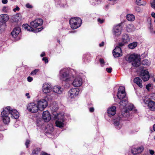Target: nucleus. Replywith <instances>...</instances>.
<instances>
[{"instance_id": "obj_1", "label": "nucleus", "mask_w": 155, "mask_h": 155, "mask_svg": "<svg viewBox=\"0 0 155 155\" xmlns=\"http://www.w3.org/2000/svg\"><path fill=\"white\" fill-rule=\"evenodd\" d=\"M1 116L4 123L7 124L10 122V116L12 118L17 119L19 117V113L16 110L7 107L2 112Z\"/></svg>"}, {"instance_id": "obj_2", "label": "nucleus", "mask_w": 155, "mask_h": 155, "mask_svg": "<svg viewBox=\"0 0 155 155\" xmlns=\"http://www.w3.org/2000/svg\"><path fill=\"white\" fill-rule=\"evenodd\" d=\"M43 23V21L42 19L40 18H38L31 22L30 23V26L29 25L27 24H24L22 25V27L27 31L34 32H38L41 31L43 29V28L41 27L35 30L32 27L37 28L42 25Z\"/></svg>"}, {"instance_id": "obj_3", "label": "nucleus", "mask_w": 155, "mask_h": 155, "mask_svg": "<svg viewBox=\"0 0 155 155\" xmlns=\"http://www.w3.org/2000/svg\"><path fill=\"white\" fill-rule=\"evenodd\" d=\"M74 77V75L71 74L68 68L62 69L60 71L59 78L61 81H67L73 78Z\"/></svg>"}, {"instance_id": "obj_4", "label": "nucleus", "mask_w": 155, "mask_h": 155, "mask_svg": "<svg viewBox=\"0 0 155 155\" xmlns=\"http://www.w3.org/2000/svg\"><path fill=\"white\" fill-rule=\"evenodd\" d=\"M140 56L139 55L134 54L130 55L127 59V60L129 62H132V65L133 66L137 67L140 65Z\"/></svg>"}, {"instance_id": "obj_5", "label": "nucleus", "mask_w": 155, "mask_h": 155, "mask_svg": "<svg viewBox=\"0 0 155 155\" xmlns=\"http://www.w3.org/2000/svg\"><path fill=\"white\" fill-rule=\"evenodd\" d=\"M81 19L79 18H74L70 20V24L72 28L76 29L79 27L81 24Z\"/></svg>"}, {"instance_id": "obj_6", "label": "nucleus", "mask_w": 155, "mask_h": 155, "mask_svg": "<svg viewBox=\"0 0 155 155\" xmlns=\"http://www.w3.org/2000/svg\"><path fill=\"white\" fill-rule=\"evenodd\" d=\"M55 117L58 119L55 122L56 126L60 128L63 127L64 125V114H58Z\"/></svg>"}, {"instance_id": "obj_7", "label": "nucleus", "mask_w": 155, "mask_h": 155, "mask_svg": "<svg viewBox=\"0 0 155 155\" xmlns=\"http://www.w3.org/2000/svg\"><path fill=\"white\" fill-rule=\"evenodd\" d=\"M122 28L120 24H118L114 26L112 30V33L114 38L119 36L122 32Z\"/></svg>"}, {"instance_id": "obj_8", "label": "nucleus", "mask_w": 155, "mask_h": 155, "mask_svg": "<svg viewBox=\"0 0 155 155\" xmlns=\"http://www.w3.org/2000/svg\"><path fill=\"white\" fill-rule=\"evenodd\" d=\"M121 40V42L119 43L118 45L120 47H123L130 42V38L128 34H124L122 35Z\"/></svg>"}, {"instance_id": "obj_9", "label": "nucleus", "mask_w": 155, "mask_h": 155, "mask_svg": "<svg viewBox=\"0 0 155 155\" xmlns=\"http://www.w3.org/2000/svg\"><path fill=\"white\" fill-rule=\"evenodd\" d=\"M143 101L145 104L147 105L149 110L152 111L155 110V102L148 98L144 99Z\"/></svg>"}, {"instance_id": "obj_10", "label": "nucleus", "mask_w": 155, "mask_h": 155, "mask_svg": "<svg viewBox=\"0 0 155 155\" xmlns=\"http://www.w3.org/2000/svg\"><path fill=\"white\" fill-rule=\"evenodd\" d=\"M117 96L120 99L123 100L125 98H127L126 96L125 88L123 86H121L119 87Z\"/></svg>"}, {"instance_id": "obj_11", "label": "nucleus", "mask_w": 155, "mask_h": 155, "mask_svg": "<svg viewBox=\"0 0 155 155\" xmlns=\"http://www.w3.org/2000/svg\"><path fill=\"white\" fill-rule=\"evenodd\" d=\"M27 109L30 112L35 113L39 109L37 104L34 103H31L27 106Z\"/></svg>"}, {"instance_id": "obj_12", "label": "nucleus", "mask_w": 155, "mask_h": 155, "mask_svg": "<svg viewBox=\"0 0 155 155\" xmlns=\"http://www.w3.org/2000/svg\"><path fill=\"white\" fill-rule=\"evenodd\" d=\"M52 86L50 83H45L43 85L42 91L44 93H50L52 91Z\"/></svg>"}, {"instance_id": "obj_13", "label": "nucleus", "mask_w": 155, "mask_h": 155, "mask_svg": "<svg viewBox=\"0 0 155 155\" xmlns=\"http://www.w3.org/2000/svg\"><path fill=\"white\" fill-rule=\"evenodd\" d=\"M37 104L39 110H42L47 106L48 103L45 100L41 99L38 101Z\"/></svg>"}, {"instance_id": "obj_14", "label": "nucleus", "mask_w": 155, "mask_h": 155, "mask_svg": "<svg viewBox=\"0 0 155 155\" xmlns=\"http://www.w3.org/2000/svg\"><path fill=\"white\" fill-rule=\"evenodd\" d=\"M140 76L144 81H147L150 78L149 73L146 70H142L140 72Z\"/></svg>"}, {"instance_id": "obj_15", "label": "nucleus", "mask_w": 155, "mask_h": 155, "mask_svg": "<svg viewBox=\"0 0 155 155\" xmlns=\"http://www.w3.org/2000/svg\"><path fill=\"white\" fill-rule=\"evenodd\" d=\"M79 90L78 88H73L69 91V95L71 98H74L79 94Z\"/></svg>"}, {"instance_id": "obj_16", "label": "nucleus", "mask_w": 155, "mask_h": 155, "mask_svg": "<svg viewBox=\"0 0 155 155\" xmlns=\"http://www.w3.org/2000/svg\"><path fill=\"white\" fill-rule=\"evenodd\" d=\"M121 47L118 45L116 46L113 50V56L115 58L119 57L121 55L120 54L121 53Z\"/></svg>"}, {"instance_id": "obj_17", "label": "nucleus", "mask_w": 155, "mask_h": 155, "mask_svg": "<svg viewBox=\"0 0 155 155\" xmlns=\"http://www.w3.org/2000/svg\"><path fill=\"white\" fill-rule=\"evenodd\" d=\"M42 118L45 122H49L51 119V115L49 112L47 111H44L42 114Z\"/></svg>"}, {"instance_id": "obj_18", "label": "nucleus", "mask_w": 155, "mask_h": 155, "mask_svg": "<svg viewBox=\"0 0 155 155\" xmlns=\"http://www.w3.org/2000/svg\"><path fill=\"white\" fill-rule=\"evenodd\" d=\"M82 84V78L79 77H77L75 78L73 82V85L75 87H80Z\"/></svg>"}, {"instance_id": "obj_19", "label": "nucleus", "mask_w": 155, "mask_h": 155, "mask_svg": "<svg viewBox=\"0 0 155 155\" xmlns=\"http://www.w3.org/2000/svg\"><path fill=\"white\" fill-rule=\"evenodd\" d=\"M116 113V107L112 106L109 107L107 109V113L108 116L110 117L114 115Z\"/></svg>"}, {"instance_id": "obj_20", "label": "nucleus", "mask_w": 155, "mask_h": 155, "mask_svg": "<svg viewBox=\"0 0 155 155\" xmlns=\"http://www.w3.org/2000/svg\"><path fill=\"white\" fill-rule=\"evenodd\" d=\"M144 150V147L143 146H141L137 148H133L132 149L131 151L134 154H136L140 153L142 152Z\"/></svg>"}, {"instance_id": "obj_21", "label": "nucleus", "mask_w": 155, "mask_h": 155, "mask_svg": "<svg viewBox=\"0 0 155 155\" xmlns=\"http://www.w3.org/2000/svg\"><path fill=\"white\" fill-rule=\"evenodd\" d=\"M122 120L120 118H117L114 121V124L116 128L117 129H120L122 126Z\"/></svg>"}, {"instance_id": "obj_22", "label": "nucleus", "mask_w": 155, "mask_h": 155, "mask_svg": "<svg viewBox=\"0 0 155 155\" xmlns=\"http://www.w3.org/2000/svg\"><path fill=\"white\" fill-rule=\"evenodd\" d=\"M9 19L8 15L6 14H2L0 15V22L6 24Z\"/></svg>"}, {"instance_id": "obj_23", "label": "nucleus", "mask_w": 155, "mask_h": 155, "mask_svg": "<svg viewBox=\"0 0 155 155\" xmlns=\"http://www.w3.org/2000/svg\"><path fill=\"white\" fill-rule=\"evenodd\" d=\"M21 31L20 28L18 27L15 28L11 33V34L14 38H16Z\"/></svg>"}, {"instance_id": "obj_24", "label": "nucleus", "mask_w": 155, "mask_h": 155, "mask_svg": "<svg viewBox=\"0 0 155 155\" xmlns=\"http://www.w3.org/2000/svg\"><path fill=\"white\" fill-rule=\"evenodd\" d=\"M52 91L54 92L60 94L63 92V90L60 86H56L53 87Z\"/></svg>"}, {"instance_id": "obj_25", "label": "nucleus", "mask_w": 155, "mask_h": 155, "mask_svg": "<svg viewBox=\"0 0 155 155\" xmlns=\"http://www.w3.org/2000/svg\"><path fill=\"white\" fill-rule=\"evenodd\" d=\"M11 20L12 22H17L21 20L20 14H17L11 17Z\"/></svg>"}, {"instance_id": "obj_26", "label": "nucleus", "mask_w": 155, "mask_h": 155, "mask_svg": "<svg viewBox=\"0 0 155 155\" xmlns=\"http://www.w3.org/2000/svg\"><path fill=\"white\" fill-rule=\"evenodd\" d=\"M134 82L136 83L140 87H142V81L141 79L139 77L135 78L134 80Z\"/></svg>"}, {"instance_id": "obj_27", "label": "nucleus", "mask_w": 155, "mask_h": 155, "mask_svg": "<svg viewBox=\"0 0 155 155\" xmlns=\"http://www.w3.org/2000/svg\"><path fill=\"white\" fill-rule=\"evenodd\" d=\"M128 103L127 98H125L124 99L122 100L119 103V104L124 107H125Z\"/></svg>"}, {"instance_id": "obj_28", "label": "nucleus", "mask_w": 155, "mask_h": 155, "mask_svg": "<svg viewBox=\"0 0 155 155\" xmlns=\"http://www.w3.org/2000/svg\"><path fill=\"white\" fill-rule=\"evenodd\" d=\"M135 30V28L133 24H129L127 26L126 30L128 32H130Z\"/></svg>"}, {"instance_id": "obj_29", "label": "nucleus", "mask_w": 155, "mask_h": 155, "mask_svg": "<svg viewBox=\"0 0 155 155\" xmlns=\"http://www.w3.org/2000/svg\"><path fill=\"white\" fill-rule=\"evenodd\" d=\"M126 18L129 21H133L135 20V16L133 14H128L127 15Z\"/></svg>"}, {"instance_id": "obj_30", "label": "nucleus", "mask_w": 155, "mask_h": 155, "mask_svg": "<svg viewBox=\"0 0 155 155\" xmlns=\"http://www.w3.org/2000/svg\"><path fill=\"white\" fill-rule=\"evenodd\" d=\"M136 2L138 5L145 6L146 4V2L144 0H136Z\"/></svg>"}, {"instance_id": "obj_31", "label": "nucleus", "mask_w": 155, "mask_h": 155, "mask_svg": "<svg viewBox=\"0 0 155 155\" xmlns=\"http://www.w3.org/2000/svg\"><path fill=\"white\" fill-rule=\"evenodd\" d=\"M122 115L123 116L128 117L129 116V111L126 109H123L122 110Z\"/></svg>"}, {"instance_id": "obj_32", "label": "nucleus", "mask_w": 155, "mask_h": 155, "mask_svg": "<svg viewBox=\"0 0 155 155\" xmlns=\"http://www.w3.org/2000/svg\"><path fill=\"white\" fill-rule=\"evenodd\" d=\"M137 43L136 42H133L129 44L128 45L129 48L131 49H133L137 46Z\"/></svg>"}, {"instance_id": "obj_33", "label": "nucleus", "mask_w": 155, "mask_h": 155, "mask_svg": "<svg viewBox=\"0 0 155 155\" xmlns=\"http://www.w3.org/2000/svg\"><path fill=\"white\" fill-rule=\"evenodd\" d=\"M6 27V24L0 22V32L4 31Z\"/></svg>"}, {"instance_id": "obj_34", "label": "nucleus", "mask_w": 155, "mask_h": 155, "mask_svg": "<svg viewBox=\"0 0 155 155\" xmlns=\"http://www.w3.org/2000/svg\"><path fill=\"white\" fill-rule=\"evenodd\" d=\"M37 126L40 127L43 125V121L42 120H38L36 123Z\"/></svg>"}, {"instance_id": "obj_35", "label": "nucleus", "mask_w": 155, "mask_h": 155, "mask_svg": "<svg viewBox=\"0 0 155 155\" xmlns=\"http://www.w3.org/2000/svg\"><path fill=\"white\" fill-rule=\"evenodd\" d=\"M11 10L10 8L8 6H4L2 8V10L3 12L7 13H8Z\"/></svg>"}, {"instance_id": "obj_36", "label": "nucleus", "mask_w": 155, "mask_h": 155, "mask_svg": "<svg viewBox=\"0 0 155 155\" xmlns=\"http://www.w3.org/2000/svg\"><path fill=\"white\" fill-rule=\"evenodd\" d=\"M40 151V149L39 148H36L33 151L32 154L33 155L35 154V155H37Z\"/></svg>"}, {"instance_id": "obj_37", "label": "nucleus", "mask_w": 155, "mask_h": 155, "mask_svg": "<svg viewBox=\"0 0 155 155\" xmlns=\"http://www.w3.org/2000/svg\"><path fill=\"white\" fill-rule=\"evenodd\" d=\"M128 109L130 110H132L134 111V112H136L137 111V110L135 109L134 107V105L132 104H130L128 106Z\"/></svg>"}, {"instance_id": "obj_38", "label": "nucleus", "mask_w": 155, "mask_h": 155, "mask_svg": "<svg viewBox=\"0 0 155 155\" xmlns=\"http://www.w3.org/2000/svg\"><path fill=\"white\" fill-rule=\"evenodd\" d=\"M135 11L137 12H140L141 11L140 8L139 6H136L135 7Z\"/></svg>"}, {"instance_id": "obj_39", "label": "nucleus", "mask_w": 155, "mask_h": 155, "mask_svg": "<svg viewBox=\"0 0 155 155\" xmlns=\"http://www.w3.org/2000/svg\"><path fill=\"white\" fill-rule=\"evenodd\" d=\"M142 64L143 65H148L149 62L147 60H144L142 61Z\"/></svg>"}, {"instance_id": "obj_40", "label": "nucleus", "mask_w": 155, "mask_h": 155, "mask_svg": "<svg viewBox=\"0 0 155 155\" xmlns=\"http://www.w3.org/2000/svg\"><path fill=\"white\" fill-rule=\"evenodd\" d=\"M150 4L151 7L155 9V1L153 0L151 2Z\"/></svg>"}, {"instance_id": "obj_41", "label": "nucleus", "mask_w": 155, "mask_h": 155, "mask_svg": "<svg viewBox=\"0 0 155 155\" xmlns=\"http://www.w3.org/2000/svg\"><path fill=\"white\" fill-rule=\"evenodd\" d=\"M38 70L35 69L31 72V74L32 75H35L36 74V73L38 72Z\"/></svg>"}, {"instance_id": "obj_42", "label": "nucleus", "mask_w": 155, "mask_h": 155, "mask_svg": "<svg viewBox=\"0 0 155 155\" xmlns=\"http://www.w3.org/2000/svg\"><path fill=\"white\" fill-rule=\"evenodd\" d=\"M54 128H53L52 126H50V127L49 128V130L48 129V132L49 133H51L54 130Z\"/></svg>"}, {"instance_id": "obj_43", "label": "nucleus", "mask_w": 155, "mask_h": 155, "mask_svg": "<svg viewBox=\"0 0 155 155\" xmlns=\"http://www.w3.org/2000/svg\"><path fill=\"white\" fill-rule=\"evenodd\" d=\"M99 61L101 66H103L105 63L104 59H100L99 60Z\"/></svg>"}, {"instance_id": "obj_44", "label": "nucleus", "mask_w": 155, "mask_h": 155, "mask_svg": "<svg viewBox=\"0 0 155 155\" xmlns=\"http://www.w3.org/2000/svg\"><path fill=\"white\" fill-rule=\"evenodd\" d=\"M152 87L151 84H149L146 86V88L148 91L149 90V88Z\"/></svg>"}, {"instance_id": "obj_45", "label": "nucleus", "mask_w": 155, "mask_h": 155, "mask_svg": "<svg viewBox=\"0 0 155 155\" xmlns=\"http://www.w3.org/2000/svg\"><path fill=\"white\" fill-rule=\"evenodd\" d=\"M30 143V141L28 140H26V141L25 143V145L26 147L27 148H28V145Z\"/></svg>"}, {"instance_id": "obj_46", "label": "nucleus", "mask_w": 155, "mask_h": 155, "mask_svg": "<svg viewBox=\"0 0 155 155\" xmlns=\"http://www.w3.org/2000/svg\"><path fill=\"white\" fill-rule=\"evenodd\" d=\"M106 71L109 73L111 72L112 69L111 68H107L106 69Z\"/></svg>"}, {"instance_id": "obj_47", "label": "nucleus", "mask_w": 155, "mask_h": 155, "mask_svg": "<svg viewBox=\"0 0 155 155\" xmlns=\"http://www.w3.org/2000/svg\"><path fill=\"white\" fill-rule=\"evenodd\" d=\"M42 60L43 61H45V63H47L48 62V58H46V57L43 58Z\"/></svg>"}, {"instance_id": "obj_48", "label": "nucleus", "mask_w": 155, "mask_h": 155, "mask_svg": "<svg viewBox=\"0 0 155 155\" xmlns=\"http://www.w3.org/2000/svg\"><path fill=\"white\" fill-rule=\"evenodd\" d=\"M33 80L32 78L30 77H28L27 78V80L29 82H31Z\"/></svg>"}, {"instance_id": "obj_49", "label": "nucleus", "mask_w": 155, "mask_h": 155, "mask_svg": "<svg viewBox=\"0 0 155 155\" xmlns=\"http://www.w3.org/2000/svg\"><path fill=\"white\" fill-rule=\"evenodd\" d=\"M20 9L19 8L18 6H16V8L13 9V11L15 12H16L17 11H18Z\"/></svg>"}, {"instance_id": "obj_50", "label": "nucleus", "mask_w": 155, "mask_h": 155, "mask_svg": "<svg viewBox=\"0 0 155 155\" xmlns=\"http://www.w3.org/2000/svg\"><path fill=\"white\" fill-rule=\"evenodd\" d=\"M100 23H102L104 21V20L103 19H101L100 18H98L97 20Z\"/></svg>"}, {"instance_id": "obj_51", "label": "nucleus", "mask_w": 155, "mask_h": 155, "mask_svg": "<svg viewBox=\"0 0 155 155\" xmlns=\"http://www.w3.org/2000/svg\"><path fill=\"white\" fill-rule=\"evenodd\" d=\"M150 153L151 155H153L154 153V151L152 150H149Z\"/></svg>"}, {"instance_id": "obj_52", "label": "nucleus", "mask_w": 155, "mask_h": 155, "mask_svg": "<svg viewBox=\"0 0 155 155\" xmlns=\"http://www.w3.org/2000/svg\"><path fill=\"white\" fill-rule=\"evenodd\" d=\"M26 6L28 8H32V6L29 4H26Z\"/></svg>"}, {"instance_id": "obj_53", "label": "nucleus", "mask_w": 155, "mask_h": 155, "mask_svg": "<svg viewBox=\"0 0 155 155\" xmlns=\"http://www.w3.org/2000/svg\"><path fill=\"white\" fill-rule=\"evenodd\" d=\"M40 155H50L49 154H48L45 152H42Z\"/></svg>"}, {"instance_id": "obj_54", "label": "nucleus", "mask_w": 155, "mask_h": 155, "mask_svg": "<svg viewBox=\"0 0 155 155\" xmlns=\"http://www.w3.org/2000/svg\"><path fill=\"white\" fill-rule=\"evenodd\" d=\"M2 3L4 4H5L7 3L8 0H2Z\"/></svg>"}, {"instance_id": "obj_55", "label": "nucleus", "mask_w": 155, "mask_h": 155, "mask_svg": "<svg viewBox=\"0 0 155 155\" xmlns=\"http://www.w3.org/2000/svg\"><path fill=\"white\" fill-rule=\"evenodd\" d=\"M25 96L28 98H29L30 97V96L29 95V94L28 93H26Z\"/></svg>"}, {"instance_id": "obj_56", "label": "nucleus", "mask_w": 155, "mask_h": 155, "mask_svg": "<svg viewBox=\"0 0 155 155\" xmlns=\"http://www.w3.org/2000/svg\"><path fill=\"white\" fill-rule=\"evenodd\" d=\"M94 109L93 107H91L89 108V111L90 112H92L94 111Z\"/></svg>"}, {"instance_id": "obj_57", "label": "nucleus", "mask_w": 155, "mask_h": 155, "mask_svg": "<svg viewBox=\"0 0 155 155\" xmlns=\"http://www.w3.org/2000/svg\"><path fill=\"white\" fill-rule=\"evenodd\" d=\"M151 16L152 17L155 18V13L154 12H152L151 13Z\"/></svg>"}, {"instance_id": "obj_58", "label": "nucleus", "mask_w": 155, "mask_h": 155, "mask_svg": "<svg viewBox=\"0 0 155 155\" xmlns=\"http://www.w3.org/2000/svg\"><path fill=\"white\" fill-rule=\"evenodd\" d=\"M104 42L103 41L101 43H100V44H99V46L100 47H102L103 46H104Z\"/></svg>"}, {"instance_id": "obj_59", "label": "nucleus", "mask_w": 155, "mask_h": 155, "mask_svg": "<svg viewBox=\"0 0 155 155\" xmlns=\"http://www.w3.org/2000/svg\"><path fill=\"white\" fill-rule=\"evenodd\" d=\"M45 53L44 52H42L41 54V57H43L45 56Z\"/></svg>"}, {"instance_id": "obj_60", "label": "nucleus", "mask_w": 155, "mask_h": 155, "mask_svg": "<svg viewBox=\"0 0 155 155\" xmlns=\"http://www.w3.org/2000/svg\"><path fill=\"white\" fill-rule=\"evenodd\" d=\"M153 129L154 130V131H155V124L153 125Z\"/></svg>"}, {"instance_id": "obj_61", "label": "nucleus", "mask_w": 155, "mask_h": 155, "mask_svg": "<svg viewBox=\"0 0 155 155\" xmlns=\"http://www.w3.org/2000/svg\"><path fill=\"white\" fill-rule=\"evenodd\" d=\"M58 110L57 108H56L55 109H54V110Z\"/></svg>"}, {"instance_id": "obj_62", "label": "nucleus", "mask_w": 155, "mask_h": 155, "mask_svg": "<svg viewBox=\"0 0 155 155\" xmlns=\"http://www.w3.org/2000/svg\"><path fill=\"white\" fill-rule=\"evenodd\" d=\"M153 81L154 82H155V78H154V79H153Z\"/></svg>"}, {"instance_id": "obj_63", "label": "nucleus", "mask_w": 155, "mask_h": 155, "mask_svg": "<svg viewBox=\"0 0 155 155\" xmlns=\"http://www.w3.org/2000/svg\"><path fill=\"white\" fill-rule=\"evenodd\" d=\"M154 139L155 140V136L154 137Z\"/></svg>"}, {"instance_id": "obj_64", "label": "nucleus", "mask_w": 155, "mask_h": 155, "mask_svg": "<svg viewBox=\"0 0 155 155\" xmlns=\"http://www.w3.org/2000/svg\"><path fill=\"white\" fill-rule=\"evenodd\" d=\"M58 42H59L60 41H59V40H58Z\"/></svg>"}]
</instances>
